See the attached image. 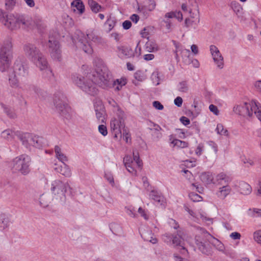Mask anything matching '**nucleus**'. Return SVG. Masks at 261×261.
<instances>
[{
    "label": "nucleus",
    "instance_id": "nucleus-17",
    "mask_svg": "<svg viewBox=\"0 0 261 261\" xmlns=\"http://www.w3.org/2000/svg\"><path fill=\"white\" fill-rule=\"evenodd\" d=\"M251 107L252 102L250 103L244 102L242 105L234 107L233 111L240 115L250 117L252 115V113L251 111Z\"/></svg>",
    "mask_w": 261,
    "mask_h": 261
},
{
    "label": "nucleus",
    "instance_id": "nucleus-47",
    "mask_svg": "<svg viewBox=\"0 0 261 261\" xmlns=\"http://www.w3.org/2000/svg\"><path fill=\"white\" fill-rule=\"evenodd\" d=\"M16 4V0H6L5 5L7 10H12Z\"/></svg>",
    "mask_w": 261,
    "mask_h": 261
},
{
    "label": "nucleus",
    "instance_id": "nucleus-2",
    "mask_svg": "<svg viewBox=\"0 0 261 261\" xmlns=\"http://www.w3.org/2000/svg\"><path fill=\"white\" fill-rule=\"evenodd\" d=\"M0 22L11 31L20 28L27 29L31 26V21L25 15L18 13L8 14L2 9H0Z\"/></svg>",
    "mask_w": 261,
    "mask_h": 261
},
{
    "label": "nucleus",
    "instance_id": "nucleus-55",
    "mask_svg": "<svg viewBox=\"0 0 261 261\" xmlns=\"http://www.w3.org/2000/svg\"><path fill=\"white\" fill-rule=\"evenodd\" d=\"M182 99L181 97L178 96L174 100V103L175 105L177 106L178 107H180L182 103Z\"/></svg>",
    "mask_w": 261,
    "mask_h": 261
},
{
    "label": "nucleus",
    "instance_id": "nucleus-36",
    "mask_svg": "<svg viewBox=\"0 0 261 261\" xmlns=\"http://www.w3.org/2000/svg\"><path fill=\"white\" fill-rule=\"evenodd\" d=\"M247 214L249 217L252 218L261 217V210L257 208H250L248 210Z\"/></svg>",
    "mask_w": 261,
    "mask_h": 261
},
{
    "label": "nucleus",
    "instance_id": "nucleus-33",
    "mask_svg": "<svg viewBox=\"0 0 261 261\" xmlns=\"http://www.w3.org/2000/svg\"><path fill=\"white\" fill-rule=\"evenodd\" d=\"M88 5L92 12L97 13L100 11L101 7L94 0H88Z\"/></svg>",
    "mask_w": 261,
    "mask_h": 261
},
{
    "label": "nucleus",
    "instance_id": "nucleus-1",
    "mask_svg": "<svg viewBox=\"0 0 261 261\" xmlns=\"http://www.w3.org/2000/svg\"><path fill=\"white\" fill-rule=\"evenodd\" d=\"M71 80L83 91L92 96L96 95L98 92L97 85L106 89L110 87L113 82L111 72L105 66L97 67L92 73H88L85 77L73 74Z\"/></svg>",
    "mask_w": 261,
    "mask_h": 261
},
{
    "label": "nucleus",
    "instance_id": "nucleus-11",
    "mask_svg": "<svg viewBox=\"0 0 261 261\" xmlns=\"http://www.w3.org/2000/svg\"><path fill=\"white\" fill-rule=\"evenodd\" d=\"M110 127L116 139L122 137L121 129L124 127V122L121 118H113L110 121Z\"/></svg>",
    "mask_w": 261,
    "mask_h": 261
},
{
    "label": "nucleus",
    "instance_id": "nucleus-15",
    "mask_svg": "<svg viewBox=\"0 0 261 261\" xmlns=\"http://www.w3.org/2000/svg\"><path fill=\"white\" fill-rule=\"evenodd\" d=\"M210 50L215 64L218 68L222 69L224 67V59L218 48L214 45H211Z\"/></svg>",
    "mask_w": 261,
    "mask_h": 261
},
{
    "label": "nucleus",
    "instance_id": "nucleus-38",
    "mask_svg": "<svg viewBox=\"0 0 261 261\" xmlns=\"http://www.w3.org/2000/svg\"><path fill=\"white\" fill-rule=\"evenodd\" d=\"M14 134V132H13L12 130L6 129L2 133V137L8 141H10L13 139Z\"/></svg>",
    "mask_w": 261,
    "mask_h": 261
},
{
    "label": "nucleus",
    "instance_id": "nucleus-64",
    "mask_svg": "<svg viewBox=\"0 0 261 261\" xmlns=\"http://www.w3.org/2000/svg\"><path fill=\"white\" fill-rule=\"evenodd\" d=\"M256 196L261 197V179L258 181Z\"/></svg>",
    "mask_w": 261,
    "mask_h": 261
},
{
    "label": "nucleus",
    "instance_id": "nucleus-5",
    "mask_svg": "<svg viewBox=\"0 0 261 261\" xmlns=\"http://www.w3.org/2000/svg\"><path fill=\"white\" fill-rule=\"evenodd\" d=\"M88 40H91L96 44H102L103 42L102 38L95 35L93 32L87 33L86 35L81 33L78 41L75 43L76 46L88 54L93 53V49Z\"/></svg>",
    "mask_w": 261,
    "mask_h": 261
},
{
    "label": "nucleus",
    "instance_id": "nucleus-6",
    "mask_svg": "<svg viewBox=\"0 0 261 261\" xmlns=\"http://www.w3.org/2000/svg\"><path fill=\"white\" fill-rule=\"evenodd\" d=\"M31 158L26 154H21L12 161V170L13 172L23 175H28L31 171Z\"/></svg>",
    "mask_w": 261,
    "mask_h": 261
},
{
    "label": "nucleus",
    "instance_id": "nucleus-23",
    "mask_svg": "<svg viewBox=\"0 0 261 261\" xmlns=\"http://www.w3.org/2000/svg\"><path fill=\"white\" fill-rule=\"evenodd\" d=\"M231 191V188L228 185H225L219 188L217 193V195L218 197L224 199L230 193Z\"/></svg>",
    "mask_w": 261,
    "mask_h": 261
},
{
    "label": "nucleus",
    "instance_id": "nucleus-19",
    "mask_svg": "<svg viewBox=\"0 0 261 261\" xmlns=\"http://www.w3.org/2000/svg\"><path fill=\"white\" fill-rule=\"evenodd\" d=\"M190 17L186 19L185 23L187 27H192L197 25L200 22L199 14L197 10L194 12L190 11Z\"/></svg>",
    "mask_w": 261,
    "mask_h": 261
},
{
    "label": "nucleus",
    "instance_id": "nucleus-8",
    "mask_svg": "<svg viewBox=\"0 0 261 261\" xmlns=\"http://www.w3.org/2000/svg\"><path fill=\"white\" fill-rule=\"evenodd\" d=\"M133 159L130 155H126L123 159L124 166L130 173L136 175L137 170L141 169L142 167V162L140 160L138 152H133Z\"/></svg>",
    "mask_w": 261,
    "mask_h": 261
},
{
    "label": "nucleus",
    "instance_id": "nucleus-46",
    "mask_svg": "<svg viewBox=\"0 0 261 261\" xmlns=\"http://www.w3.org/2000/svg\"><path fill=\"white\" fill-rule=\"evenodd\" d=\"M189 197L194 202L201 201L202 199V197L194 192L189 194Z\"/></svg>",
    "mask_w": 261,
    "mask_h": 261
},
{
    "label": "nucleus",
    "instance_id": "nucleus-26",
    "mask_svg": "<svg viewBox=\"0 0 261 261\" xmlns=\"http://www.w3.org/2000/svg\"><path fill=\"white\" fill-rule=\"evenodd\" d=\"M10 224L9 218L4 214L0 215V231L8 228Z\"/></svg>",
    "mask_w": 261,
    "mask_h": 261
},
{
    "label": "nucleus",
    "instance_id": "nucleus-24",
    "mask_svg": "<svg viewBox=\"0 0 261 261\" xmlns=\"http://www.w3.org/2000/svg\"><path fill=\"white\" fill-rule=\"evenodd\" d=\"M71 5L72 7L76 8L73 9V11L75 12L77 10L80 15L85 12V6L81 0H74L71 3Z\"/></svg>",
    "mask_w": 261,
    "mask_h": 261
},
{
    "label": "nucleus",
    "instance_id": "nucleus-40",
    "mask_svg": "<svg viewBox=\"0 0 261 261\" xmlns=\"http://www.w3.org/2000/svg\"><path fill=\"white\" fill-rule=\"evenodd\" d=\"M159 47L155 42L152 40H148V51L156 52L158 50Z\"/></svg>",
    "mask_w": 261,
    "mask_h": 261
},
{
    "label": "nucleus",
    "instance_id": "nucleus-25",
    "mask_svg": "<svg viewBox=\"0 0 261 261\" xmlns=\"http://www.w3.org/2000/svg\"><path fill=\"white\" fill-rule=\"evenodd\" d=\"M55 170L66 177H70L71 175V171L69 167L65 163H63V166L55 167Z\"/></svg>",
    "mask_w": 261,
    "mask_h": 261
},
{
    "label": "nucleus",
    "instance_id": "nucleus-62",
    "mask_svg": "<svg viewBox=\"0 0 261 261\" xmlns=\"http://www.w3.org/2000/svg\"><path fill=\"white\" fill-rule=\"evenodd\" d=\"M254 85L256 90L257 91L261 92V80L256 81L254 83Z\"/></svg>",
    "mask_w": 261,
    "mask_h": 261
},
{
    "label": "nucleus",
    "instance_id": "nucleus-18",
    "mask_svg": "<svg viewBox=\"0 0 261 261\" xmlns=\"http://www.w3.org/2000/svg\"><path fill=\"white\" fill-rule=\"evenodd\" d=\"M32 62L41 71H43L49 67L47 59L42 53L35 59Z\"/></svg>",
    "mask_w": 261,
    "mask_h": 261
},
{
    "label": "nucleus",
    "instance_id": "nucleus-21",
    "mask_svg": "<svg viewBox=\"0 0 261 261\" xmlns=\"http://www.w3.org/2000/svg\"><path fill=\"white\" fill-rule=\"evenodd\" d=\"M96 118L99 123H105V110L103 105L95 107Z\"/></svg>",
    "mask_w": 261,
    "mask_h": 261
},
{
    "label": "nucleus",
    "instance_id": "nucleus-16",
    "mask_svg": "<svg viewBox=\"0 0 261 261\" xmlns=\"http://www.w3.org/2000/svg\"><path fill=\"white\" fill-rule=\"evenodd\" d=\"M149 199L152 201L156 206H160L163 208L166 206V199L162 194L156 190H152L149 195Z\"/></svg>",
    "mask_w": 261,
    "mask_h": 261
},
{
    "label": "nucleus",
    "instance_id": "nucleus-59",
    "mask_svg": "<svg viewBox=\"0 0 261 261\" xmlns=\"http://www.w3.org/2000/svg\"><path fill=\"white\" fill-rule=\"evenodd\" d=\"M105 177L111 184H114V178L113 176L110 173H105Z\"/></svg>",
    "mask_w": 261,
    "mask_h": 261
},
{
    "label": "nucleus",
    "instance_id": "nucleus-41",
    "mask_svg": "<svg viewBox=\"0 0 261 261\" xmlns=\"http://www.w3.org/2000/svg\"><path fill=\"white\" fill-rule=\"evenodd\" d=\"M34 26L37 29L41 30L44 28V23L41 18L37 17L34 21Z\"/></svg>",
    "mask_w": 261,
    "mask_h": 261
},
{
    "label": "nucleus",
    "instance_id": "nucleus-34",
    "mask_svg": "<svg viewBox=\"0 0 261 261\" xmlns=\"http://www.w3.org/2000/svg\"><path fill=\"white\" fill-rule=\"evenodd\" d=\"M43 73V77L46 78L47 80L50 82L54 81L55 80L54 74L50 68L48 67L46 69H45Z\"/></svg>",
    "mask_w": 261,
    "mask_h": 261
},
{
    "label": "nucleus",
    "instance_id": "nucleus-52",
    "mask_svg": "<svg viewBox=\"0 0 261 261\" xmlns=\"http://www.w3.org/2000/svg\"><path fill=\"white\" fill-rule=\"evenodd\" d=\"M153 107L159 110H162L164 109L163 105L159 101H154L152 103Z\"/></svg>",
    "mask_w": 261,
    "mask_h": 261
},
{
    "label": "nucleus",
    "instance_id": "nucleus-60",
    "mask_svg": "<svg viewBox=\"0 0 261 261\" xmlns=\"http://www.w3.org/2000/svg\"><path fill=\"white\" fill-rule=\"evenodd\" d=\"M135 55L139 57L141 55V47L140 45V42H139L136 47L135 49Z\"/></svg>",
    "mask_w": 261,
    "mask_h": 261
},
{
    "label": "nucleus",
    "instance_id": "nucleus-14",
    "mask_svg": "<svg viewBox=\"0 0 261 261\" xmlns=\"http://www.w3.org/2000/svg\"><path fill=\"white\" fill-rule=\"evenodd\" d=\"M48 47L51 58L55 60L60 61L61 60V52L60 49L59 42L53 38H49Z\"/></svg>",
    "mask_w": 261,
    "mask_h": 261
},
{
    "label": "nucleus",
    "instance_id": "nucleus-13",
    "mask_svg": "<svg viewBox=\"0 0 261 261\" xmlns=\"http://www.w3.org/2000/svg\"><path fill=\"white\" fill-rule=\"evenodd\" d=\"M19 139L22 144L27 148L31 146L38 147V138L30 133H23L19 136Z\"/></svg>",
    "mask_w": 261,
    "mask_h": 261
},
{
    "label": "nucleus",
    "instance_id": "nucleus-50",
    "mask_svg": "<svg viewBox=\"0 0 261 261\" xmlns=\"http://www.w3.org/2000/svg\"><path fill=\"white\" fill-rule=\"evenodd\" d=\"M254 240L258 243L261 244V230L255 231L253 233Z\"/></svg>",
    "mask_w": 261,
    "mask_h": 261
},
{
    "label": "nucleus",
    "instance_id": "nucleus-22",
    "mask_svg": "<svg viewBox=\"0 0 261 261\" xmlns=\"http://www.w3.org/2000/svg\"><path fill=\"white\" fill-rule=\"evenodd\" d=\"M239 191L241 194L247 195L251 193L252 188L248 184L241 181L239 183Z\"/></svg>",
    "mask_w": 261,
    "mask_h": 261
},
{
    "label": "nucleus",
    "instance_id": "nucleus-49",
    "mask_svg": "<svg viewBox=\"0 0 261 261\" xmlns=\"http://www.w3.org/2000/svg\"><path fill=\"white\" fill-rule=\"evenodd\" d=\"M99 132L103 136H106L108 134L107 126L104 124H101L98 126Z\"/></svg>",
    "mask_w": 261,
    "mask_h": 261
},
{
    "label": "nucleus",
    "instance_id": "nucleus-31",
    "mask_svg": "<svg viewBox=\"0 0 261 261\" xmlns=\"http://www.w3.org/2000/svg\"><path fill=\"white\" fill-rule=\"evenodd\" d=\"M200 180L205 184H210L212 183L213 177L212 174L210 173H203L201 174Z\"/></svg>",
    "mask_w": 261,
    "mask_h": 261
},
{
    "label": "nucleus",
    "instance_id": "nucleus-37",
    "mask_svg": "<svg viewBox=\"0 0 261 261\" xmlns=\"http://www.w3.org/2000/svg\"><path fill=\"white\" fill-rule=\"evenodd\" d=\"M216 130L218 134L220 135H223L224 136L228 137L229 136V133L227 129H225L223 125L222 124H218Z\"/></svg>",
    "mask_w": 261,
    "mask_h": 261
},
{
    "label": "nucleus",
    "instance_id": "nucleus-12",
    "mask_svg": "<svg viewBox=\"0 0 261 261\" xmlns=\"http://www.w3.org/2000/svg\"><path fill=\"white\" fill-rule=\"evenodd\" d=\"M23 50L25 56L31 62H32L42 53L35 45L31 43L24 44L23 46Z\"/></svg>",
    "mask_w": 261,
    "mask_h": 261
},
{
    "label": "nucleus",
    "instance_id": "nucleus-57",
    "mask_svg": "<svg viewBox=\"0 0 261 261\" xmlns=\"http://www.w3.org/2000/svg\"><path fill=\"white\" fill-rule=\"evenodd\" d=\"M122 26L124 29L128 30L130 28L132 23L129 20H125L122 23Z\"/></svg>",
    "mask_w": 261,
    "mask_h": 261
},
{
    "label": "nucleus",
    "instance_id": "nucleus-3",
    "mask_svg": "<svg viewBox=\"0 0 261 261\" xmlns=\"http://www.w3.org/2000/svg\"><path fill=\"white\" fill-rule=\"evenodd\" d=\"M13 45L11 38L5 39L0 47V71H7L11 63Z\"/></svg>",
    "mask_w": 261,
    "mask_h": 261
},
{
    "label": "nucleus",
    "instance_id": "nucleus-58",
    "mask_svg": "<svg viewBox=\"0 0 261 261\" xmlns=\"http://www.w3.org/2000/svg\"><path fill=\"white\" fill-rule=\"evenodd\" d=\"M180 120L181 122L185 125H187L190 123V121L189 119H188L185 116H182L180 118Z\"/></svg>",
    "mask_w": 261,
    "mask_h": 261
},
{
    "label": "nucleus",
    "instance_id": "nucleus-28",
    "mask_svg": "<svg viewBox=\"0 0 261 261\" xmlns=\"http://www.w3.org/2000/svg\"><path fill=\"white\" fill-rule=\"evenodd\" d=\"M55 152L56 158L62 163H65V162L68 161L67 157L62 153L61 148L56 145L55 147Z\"/></svg>",
    "mask_w": 261,
    "mask_h": 261
},
{
    "label": "nucleus",
    "instance_id": "nucleus-30",
    "mask_svg": "<svg viewBox=\"0 0 261 261\" xmlns=\"http://www.w3.org/2000/svg\"><path fill=\"white\" fill-rule=\"evenodd\" d=\"M50 197L48 194H43L39 198V203L41 206L46 207L50 202Z\"/></svg>",
    "mask_w": 261,
    "mask_h": 261
},
{
    "label": "nucleus",
    "instance_id": "nucleus-54",
    "mask_svg": "<svg viewBox=\"0 0 261 261\" xmlns=\"http://www.w3.org/2000/svg\"><path fill=\"white\" fill-rule=\"evenodd\" d=\"M155 6V2L153 0H150L148 4V10L150 11H152L154 9Z\"/></svg>",
    "mask_w": 261,
    "mask_h": 261
},
{
    "label": "nucleus",
    "instance_id": "nucleus-32",
    "mask_svg": "<svg viewBox=\"0 0 261 261\" xmlns=\"http://www.w3.org/2000/svg\"><path fill=\"white\" fill-rule=\"evenodd\" d=\"M251 111L254 113L259 120H261V108H259L255 101H252Z\"/></svg>",
    "mask_w": 261,
    "mask_h": 261
},
{
    "label": "nucleus",
    "instance_id": "nucleus-48",
    "mask_svg": "<svg viewBox=\"0 0 261 261\" xmlns=\"http://www.w3.org/2000/svg\"><path fill=\"white\" fill-rule=\"evenodd\" d=\"M122 137L126 143H128L131 140L130 135L125 129H123V130Z\"/></svg>",
    "mask_w": 261,
    "mask_h": 261
},
{
    "label": "nucleus",
    "instance_id": "nucleus-53",
    "mask_svg": "<svg viewBox=\"0 0 261 261\" xmlns=\"http://www.w3.org/2000/svg\"><path fill=\"white\" fill-rule=\"evenodd\" d=\"M209 109L211 112H213L216 115H218L219 113L217 107L214 105H210L209 106Z\"/></svg>",
    "mask_w": 261,
    "mask_h": 261
},
{
    "label": "nucleus",
    "instance_id": "nucleus-20",
    "mask_svg": "<svg viewBox=\"0 0 261 261\" xmlns=\"http://www.w3.org/2000/svg\"><path fill=\"white\" fill-rule=\"evenodd\" d=\"M185 233L183 230H179L177 231V236H173L172 238V242L176 246H180L182 245L184 240Z\"/></svg>",
    "mask_w": 261,
    "mask_h": 261
},
{
    "label": "nucleus",
    "instance_id": "nucleus-27",
    "mask_svg": "<svg viewBox=\"0 0 261 261\" xmlns=\"http://www.w3.org/2000/svg\"><path fill=\"white\" fill-rule=\"evenodd\" d=\"M169 140L171 141V143L174 146H177L179 148H185L188 147V143L185 141H182L178 139H174L173 135L169 136Z\"/></svg>",
    "mask_w": 261,
    "mask_h": 261
},
{
    "label": "nucleus",
    "instance_id": "nucleus-4",
    "mask_svg": "<svg viewBox=\"0 0 261 261\" xmlns=\"http://www.w3.org/2000/svg\"><path fill=\"white\" fill-rule=\"evenodd\" d=\"M28 67L24 66L21 60L17 59L14 64L13 69L9 70V82L12 87L18 86L19 79L28 75Z\"/></svg>",
    "mask_w": 261,
    "mask_h": 261
},
{
    "label": "nucleus",
    "instance_id": "nucleus-44",
    "mask_svg": "<svg viewBox=\"0 0 261 261\" xmlns=\"http://www.w3.org/2000/svg\"><path fill=\"white\" fill-rule=\"evenodd\" d=\"M178 90L181 92H187L189 90L187 82L186 81L180 82L178 85Z\"/></svg>",
    "mask_w": 261,
    "mask_h": 261
},
{
    "label": "nucleus",
    "instance_id": "nucleus-39",
    "mask_svg": "<svg viewBox=\"0 0 261 261\" xmlns=\"http://www.w3.org/2000/svg\"><path fill=\"white\" fill-rule=\"evenodd\" d=\"M216 180L218 182V184L222 185L223 180H224L225 182H228L230 179L225 174L221 173L217 175Z\"/></svg>",
    "mask_w": 261,
    "mask_h": 261
},
{
    "label": "nucleus",
    "instance_id": "nucleus-56",
    "mask_svg": "<svg viewBox=\"0 0 261 261\" xmlns=\"http://www.w3.org/2000/svg\"><path fill=\"white\" fill-rule=\"evenodd\" d=\"M241 237L240 233L238 232H233L230 234V237L233 240H240Z\"/></svg>",
    "mask_w": 261,
    "mask_h": 261
},
{
    "label": "nucleus",
    "instance_id": "nucleus-7",
    "mask_svg": "<svg viewBox=\"0 0 261 261\" xmlns=\"http://www.w3.org/2000/svg\"><path fill=\"white\" fill-rule=\"evenodd\" d=\"M212 236L206 230L200 228L197 230L195 236V243L199 250L203 254H207L209 252L208 243Z\"/></svg>",
    "mask_w": 261,
    "mask_h": 261
},
{
    "label": "nucleus",
    "instance_id": "nucleus-29",
    "mask_svg": "<svg viewBox=\"0 0 261 261\" xmlns=\"http://www.w3.org/2000/svg\"><path fill=\"white\" fill-rule=\"evenodd\" d=\"M112 80L113 82L110 87L112 86L114 88L115 91H118L121 90L122 86H124L126 83V80L124 79H117L116 81H114L112 79ZM109 88H110V87Z\"/></svg>",
    "mask_w": 261,
    "mask_h": 261
},
{
    "label": "nucleus",
    "instance_id": "nucleus-43",
    "mask_svg": "<svg viewBox=\"0 0 261 261\" xmlns=\"http://www.w3.org/2000/svg\"><path fill=\"white\" fill-rule=\"evenodd\" d=\"M150 79L152 82L153 85L155 86L159 85L160 78L158 71H155L152 73L151 75Z\"/></svg>",
    "mask_w": 261,
    "mask_h": 261
},
{
    "label": "nucleus",
    "instance_id": "nucleus-10",
    "mask_svg": "<svg viewBox=\"0 0 261 261\" xmlns=\"http://www.w3.org/2000/svg\"><path fill=\"white\" fill-rule=\"evenodd\" d=\"M66 97L63 93L55 94L53 97V102L56 111L61 114H64L66 112L67 104Z\"/></svg>",
    "mask_w": 261,
    "mask_h": 261
},
{
    "label": "nucleus",
    "instance_id": "nucleus-63",
    "mask_svg": "<svg viewBox=\"0 0 261 261\" xmlns=\"http://www.w3.org/2000/svg\"><path fill=\"white\" fill-rule=\"evenodd\" d=\"M169 223L174 229H177L179 227V225L176 222V221L172 219L169 220Z\"/></svg>",
    "mask_w": 261,
    "mask_h": 261
},
{
    "label": "nucleus",
    "instance_id": "nucleus-51",
    "mask_svg": "<svg viewBox=\"0 0 261 261\" xmlns=\"http://www.w3.org/2000/svg\"><path fill=\"white\" fill-rule=\"evenodd\" d=\"M154 129H152V128H150V133H153L154 132V133L156 134V137L158 138L160 137L161 135V133H160V129H161L160 126L156 125H154Z\"/></svg>",
    "mask_w": 261,
    "mask_h": 261
},
{
    "label": "nucleus",
    "instance_id": "nucleus-45",
    "mask_svg": "<svg viewBox=\"0 0 261 261\" xmlns=\"http://www.w3.org/2000/svg\"><path fill=\"white\" fill-rule=\"evenodd\" d=\"M126 213L127 214L131 217L137 218L138 217V214L136 213L135 208L132 206L125 207Z\"/></svg>",
    "mask_w": 261,
    "mask_h": 261
},
{
    "label": "nucleus",
    "instance_id": "nucleus-61",
    "mask_svg": "<svg viewBox=\"0 0 261 261\" xmlns=\"http://www.w3.org/2000/svg\"><path fill=\"white\" fill-rule=\"evenodd\" d=\"M186 166L190 167H193L196 166V160L193 159L192 161H186Z\"/></svg>",
    "mask_w": 261,
    "mask_h": 261
},
{
    "label": "nucleus",
    "instance_id": "nucleus-35",
    "mask_svg": "<svg viewBox=\"0 0 261 261\" xmlns=\"http://www.w3.org/2000/svg\"><path fill=\"white\" fill-rule=\"evenodd\" d=\"M30 89L31 91L34 92L39 98H42L43 97L44 92L39 87L35 85H32L30 86Z\"/></svg>",
    "mask_w": 261,
    "mask_h": 261
},
{
    "label": "nucleus",
    "instance_id": "nucleus-42",
    "mask_svg": "<svg viewBox=\"0 0 261 261\" xmlns=\"http://www.w3.org/2000/svg\"><path fill=\"white\" fill-rule=\"evenodd\" d=\"M2 107L4 112L10 118H14L16 117L15 113L11 109L6 107L4 105H2Z\"/></svg>",
    "mask_w": 261,
    "mask_h": 261
},
{
    "label": "nucleus",
    "instance_id": "nucleus-9",
    "mask_svg": "<svg viewBox=\"0 0 261 261\" xmlns=\"http://www.w3.org/2000/svg\"><path fill=\"white\" fill-rule=\"evenodd\" d=\"M68 187L67 183H64L60 180H55L51 182L50 190L52 193L57 195L61 201L65 199V193Z\"/></svg>",
    "mask_w": 261,
    "mask_h": 261
}]
</instances>
